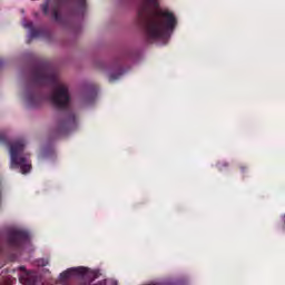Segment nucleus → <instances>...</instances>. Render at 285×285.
Returning a JSON list of instances; mask_svg holds the SVG:
<instances>
[{"label":"nucleus","instance_id":"f257e3e1","mask_svg":"<svg viewBox=\"0 0 285 285\" xmlns=\"http://www.w3.org/2000/svg\"><path fill=\"white\" fill-rule=\"evenodd\" d=\"M31 81L38 87L52 86L53 92L50 95V101L57 110L65 111V119L58 122V135H63L77 128V115L70 109L68 86L61 83L52 66L48 62L33 66L31 69Z\"/></svg>","mask_w":285,"mask_h":285},{"label":"nucleus","instance_id":"f03ea898","mask_svg":"<svg viewBox=\"0 0 285 285\" xmlns=\"http://www.w3.org/2000/svg\"><path fill=\"white\" fill-rule=\"evenodd\" d=\"M138 19L142 26L148 39L153 41H166L170 39V32L177 28V18L175 13L159 9L157 0H138Z\"/></svg>","mask_w":285,"mask_h":285},{"label":"nucleus","instance_id":"7ed1b4c3","mask_svg":"<svg viewBox=\"0 0 285 285\" xmlns=\"http://www.w3.org/2000/svg\"><path fill=\"white\" fill-rule=\"evenodd\" d=\"M0 142L3 146H9L11 168H20L22 175H27L32 170V165L28 163V157L23 156V150H26V142L23 140H17L10 145L8 137L0 132Z\"/></svg>","mask_w":285,"mask_h":285},{"label":"nucleus","instance_id":"20e7f679","mask_svg":"<svg viewBox=\"0 0 285 285\" xmlns=\"http://www.w3.org/2000/svg\"><path fill=\"white\" fill-rule=\"evenodd\" d=\"M77 2L79 9H75L68 3V0H46V2L41 6V10L46 17L51 14L55 21H61V10H66L67 12H80L83 14L86 12V0H73Z\"/></svg>","mask_w":285,"mask_h":285},{"label":"nucleus","instance_id":"39448f33","mask_svg":"<svg viewBox=\"0 0 285 285\" xmlns=\"http://www.w3.org/2000/svg\"><path fill=\"white\" fill-rule=\"evenodd\" d=\"M23 242H28V232L18 229L9 232L8 244L11 248H20Z\"/></svg>","mask_w":285,"mask_h":285},{"label":"nucleus","instance_id":"423d86ee","mask_svg":"<svg viewBox=\"0 0 285 285\" xmlns=\"http://www.w3.org/2000/svg\"><path fill=\"white\" fill-rule=\"evenodd\" d=\"M46 99V96L42 95L39 89L29 90L27 92V104L29 108H39L41 104H43V100Z\"/></svg>","mask_w":285,"mask_h":285},{"label":"nucleus","instance_id":"0eeeda50","mask_svg":"<svg viewBox=\"0 0 285 285\" xmlns=\"http://www.w3.org/2000/svg\"><path fill=\"white\" fill-rule=\"evenodd\" d=\"M23 28H27L28 30H30L28 43H30L32 39H39V37L46 36V30L35 29V24L32 23V21L24 22Z\"/></svg>","mask_w":285,"mask_h":285},{"label":"nucleus","instance_id":"6e6552de","mask_svg":"<svg viewBox=\"0 0 285 285\" xmlns=\"http://www.w3.org/2000/svg\"><path fill=\"white\" fill-rule=\"evenodd\" d=\"M83 273H86L83 267L69 268L60 274V279L66 282V279H70V277H72V275H83Z\"/></svg>","mask_w":285,"mask_h":285},{"label":"nucleus","instance_id":"1a4fd4ad","mask_svg":"<svg viewBox=\"0 0 285 285\" xmlns=\"http://www.w3.org/2000/svg\"><path fill=\"white\" fill-rule=\"evenodd\" d=\"M122 75H124V71L119 69V72L110 73L109 81H117V79H119Z\"/></svg>","mask_w":285,"mask_h":285},{"label":"nucleus","instance_id":"9d476101","mask_svg":"<svg viewBox=\"0 0 285 285\" xmlns=\"http://www.w3.org/2000/svg\"><path fill=\"white\" fill-rule=\"evenodd\" d=\"M239 168H240V170H242L243 173L246 170V167H244V166H240Z\"/></svg>","mask_w":285,"mask_h":285},{"label":"nucleus","instance_id":"9b49d317","mask_svg":"<svg viewBox=\"0 0 285 285\" xmlns=\"http://www.w3.org/2000/svg\"><path fill=\"white\" fill-rule=\"evenodd\" d=\"M2 66H3V62L0 61V70H1Z\"/></svg>","mask_w":285,"mask_h":285},{"label":"nucleus","instance_id":"f8f14e48","mask_svg":"<svg viewBox=\"0 0 285 285\" xmlns=\"http://www.w3.org/2000/svg\"><path fill=\"white\" fill-rule=\"evenodd\" d=\"M1 195H2V191H1V189H0V199H1Z\"/></svg>","mask_w":285,"mask_h":285},{"label":"nucleus","instance_id":"ddd939ff","mask_svg":"<svg viewBox=\"0 0 285 285\" xmlns=\"http://www.w3.org/2000/svg\"><path fill=\"white\" fill-rule=\"evenodd\" d=\"M284 224H285V215H284Z\"/></svg>","mask_w":285,"mask_h":285}]
</instances>
